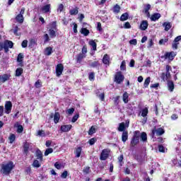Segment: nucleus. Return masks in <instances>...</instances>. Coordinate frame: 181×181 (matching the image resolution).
<instances>
[{"label": "nucleus", "mask_w": 181, "mask_h": 181, "mask_svg": "<svg viewBox=\"0 0 181 181\" xmlns=\"http://www.w3.org/2000/svg\"><path fill=\"white\" fill-rule=\"evenodd\" d=\"M13 169V163L10 161L7 163H3L1 165V173L4 175H9Z\"/></svg>", "instance_id": "f257e3e1"}, {"label": "nucleus", "mask_w": 181, "mask_h": 181, "mask_svg": "<svg viewBox=\"0 0 181 181\" xmlns=\"http://www.w3.org/2000/svg\"><path fill=\"white\" fill-rule=\"evenodd\" d=\"M163 134H165V129L162 127H160L152 130L151 136L153 138L155 134H156L157 136H160V135H163Z\"/></svg>", "instance_id": "f03ea898"}, {"label": "nucleus", "mask_w": 181, "mask_h": 181, "mask_svg": "<svg viewBox=\"0 0 181 181\" xmlns=\"http://www.w3.org/2000/svg\"><path fill=\"white\" fill-rule=\"evenodd\" d=\"M109 156H110V149L105 148L100 153V160H107Z\"/></svg>", "instance_id": "7ed1b4c3"}, {"label": "nucleus", "mask_w": 181, "mask_h": 181, "mask_svg": "<svg viewBox=\"0 0 181 181\" xmlns=\"http://www.w3.org/2000/svg\"><path fill=\"white\" fill-rule=\"evenodd\" d=\"M4 49L6 53L9 52V49H12L13 47V42L12 41L6 40L4 43H3Z\"/></svg>", "instance_id": "20e7f679"}, {"label": "nucleus", "mask_w": 181, "mask_h": 181, "mask_svg": "<svg viewBox=\"0 0 181 181\" xmlns=\"http://www.w3.org/2000/svg\"><path fill=\"white\" fill-rule=\"evenodd\" d=\"M124 75L121 72H117L115 76V82L117 84H121L124 81Z\"/></svg>", "instance_id": "39448f33"}, {"label": "nucleus", "mask_w": 181, "mask_h": 181, "mask_svg": "<svg viewBox=\"0 0 181 181\" xmlns=\"http://www.w3.org/2000/svg\"><path fill=\"white\" fill-rule=\"evenodd\" d=\"M25 13V8H22L20 13L18 15H17V16L16 17V21H17V22H18L19 23H23V14Z\"/></svg>", "instance_id": "423d86ee"}, {"label": "nucleus", "mask_w": 181, "mask_h": 181, "mask_svg": "<svg viewBox=\"0 0 181 181\" xmlns=\"http://www.w3.org/2000/svg\"><path fill=\"white\" fill-rule=\"evenodd\" d=\"M64 66L62 64H58L56 67L57 77H60V75L63 74Z\"/></svg>", "instance_id": "0eeeda50"}, {"label": "nucleus", "mask_w": 181, "mask_h": 181, "mask_svg": "<svg viewBox=\"0 0 181 181\" xmlns=\"http://www.w3.org/2000/svg\"><path fill=\"white\" fill-rule=\"evenodd\" d=\"M4 107L6 114H11V111H12V102L6 101Z\"/></svg>", "instance_id": "6e6552de"}, {"label": "nucleus", "mask_w": 181, "mask_h": 181, "mask_svg": "<svg viewBox=\"0 0 181 181\" xmlns=\"http://www.w3.org/2000/svg\"><path fill=\"white\" fill-rule=\"evenodd\" d=\"M176 56V52H167L165 54L164 57L165 59H168V60H173L175 59V57Z\"/></svg>", "instance_id": "1a4fd4ad"}, {"label": "nucleus", "mask_w": 181, "mask_h": 181, "mask_svg": "<svg viewBox=\"0 0 181 181\" xmlns=\"http://www.w3.org/2000/svg\"><path fill=\"white\" fill-rule=\"evenodd\" d=\"M52 8L51 4H46L41 7V11L44 13H50V9Z\"/></svg>", "instance_id": "9d476101"}, {"label": "nucleus", "mask_w": 181, "mask_h": 181, "mask_svg": "<svg viewBox=\"0 0 181 181\" xmlns=\"http://www.w3.org/2000/svg\"><path fill=\"white\" fill-rule=\"evenodd\" d=\"M11 78V75L9 74H3L0 75V83H5Z\"/></svg>", "instance_id": "9b49d317"}, {"label": "nucleus", "mask_w": 181, "mask_h": 181, "mask_svg": "<svg viewBox=\"0 0 181 181\" xmlns=\"http://www.w3.org/2000/svg\"><path fill=\"white\" fill-rule=\"evenodd\" d=\"M148 21H141L140 26H139V30H146L148 29Z\"/></svg>", "instance_id": "f8f14e48"}, {"label": "nucleus", "mask_w": 181, "mask_h": 181, "mask_svg": "<svg viewBox=\"0 0 181 181\" xmlns=\"http://www.w3.org/2000/svg\"><path fill=\"white\" fill-rule=\"evenodd\" d=\"M72 127L73 126H71V124L62 125L61 126V131L62 132H69Z\"/></svg>", "instance_id": "ddd939ff"}, {"label": "nucleus", "mask_w": 181, "mask_h": 181, "mask_svg": "<svg viewBox=\"0 0 181 181\" xmlns=\"http://www.w3.org/2000/svg\"><path fill=\"white\" fill-rule=\"evenodd\" d=\"M14 127L17 128V132L18 134H22V132H23V127L21 124H19V122H16L14 124Z\"/></svg>", "instance_id": "4468645a"}, {"label": "nucleus", "mask_w": 181, "mask_h": 181, "mask_svg": "<svg viewBox=\"0 0 181 181\" xmlns=\"http://www.w3.org/2000/svg\"><path fill=\"white\" fill-rule=\"evenodd\" d=\"M52 53H53V48H52L51 47H48L45 48V49L44 51V54L45 56H50V54H52Z\"/></svg>", "instance_id": "2eb2a0df"}, {"label": "nucleus", "mask_w": 181, "mask_h": 181, "mask_svg": "<svg viewBox=\"0 0 181 181\" xmlns=\"http://www.w3.org/2000/svg\"><path fill=\"white\" fill-rule=\"evenodd\" d=\"M160 18V13H156L151 16V21H153V22H156V21H158Z\"/></svg>", "instance_id": "dca6fc26"}, {"label": "nucleus", "mask_w": 181, "mask_h": 181, "mask_svg": "<svg viewBox=\"0 0 181 181\" xmlns=\"http://www.w3.org/2000/svg\"><path fill=\"white\" fill-rule=\"evenodd\" d=\"M81 151H83V148H81V147H78L75 149L74 153L76 158H80V156H81Z\"/></svg>", "instance_id": "f3484780"}, {"label": "nucleus", "mask_w": 181, "mask_h": 181, "mask_svg": "<svg viewBox=\"0 0 181 181\" xmlns=\"http://www.w3.org/2000/svg\"><path fill=\"white\" fill-rule=\"evenodd\" d=\"M168 88L169 91H173L175 90V84L173 83V81H168Z\"/></svg>", "instance_id": "a211bd4d"}, {"label": "nucleus", "mask_w": 181, "mask_h": 181, "mask_svg": "<svg viewBox=\"0 0 181 181\" xmlns=\"http://www.w3.org/2000/svg\"><path fill=\"white\" fill-rule=\"evenodd\" d=\"M122 142H127L128 141V132L124 131L122 134Z\"/></svg>", "instance_id": "6ab92c4d"}, {"label": "nucleus", "mask_w": 181, "mask_h": 181, "mask_svg": "<svg viewBox=\"0 0 181 181\" xmlns=\"http://www.w3.org/2000/svg\"><path fill=\"white\" fill-rule=\"evenodd\" d=\"M89 45L90 46L92 47L91 50H93L94 52H95V50H97V43H95V41L91 40L89 41Z\"/></svg>", "instance_id": "aec40b11"}, {"label": "nucleus", "mask_w": 181, "mask_h": 181, "mask_svg": "<svg viewBox=\"0 0 181 181\" xmlns=\"http://www.w3.org/2000/svg\"><path fill=\"white\" fill-rule=\"evenodd\" d=\"M149 9H151V4H146L145 8H144V13H145V15L148 17L150 16V14H149Z\"/></svg>", "instance_id": "412c9836"}, {"label": "nucleus", "mask_w": 181, "mask_h": 181, "mask_svg": "<svg viewBox=\"0 0 181 181\" xmlns=\"http://www.w3.org/2000/svg\"><path fill=\"white\" fill-rule=\"evenodd\" d=\"M36 156L37 159H39L41 162L43 160V154L42 153V151L40 150L36 151Z\"/></svg>", "instance_id": "4be33fe9"}, {"label": "nucleus", "mask_w": 181, "mask_h": 181, "mask_svg": "<svg viewBox=\"0 0 181 181\" xmlns=\"http://www.w3.org/2000/svg\"><path fill=\"white\" fill-rule=\"evenodd\" d=\"M139 143V139L133 137L132 141H131V145L132 146H135L136 145H138Z\"/></svg>", "instance_id": "5701e85b"}, {"label": "nucleus", "mask_w": 181, "mask_h": 181, "mask_svg": "<svg viewBox=\"0 0 181 181\" xmlns=\"http://www.w3.org/2000/svg\"><path fill=\"white\" fill-rule=\"evenodd\" d=\"M103 62L104 64H110V57L108 54H105L103 59Z\"/></svg>", "instance_id": "b1692460"}, {"label": "nucleus", "mask_w": 181, "mask_h": 181, "mask_svg": "<svg viewBox=\"0 0 181 181\" xmlns=\"http://www.w3.org/2000/svg\"><path fill=\"white\" fill-rule=\"evenodd\" d=\"M60 121V114L59 112H55L54 115V122L57 124Z\"/></svg>", "instance_id": "393cba45"}, {"label": "nucleus", "mask_w": 181, "mask_h": 181, "mask_svg": "<svg viewBox=\"0 0 181 181\" xmlns=\"http://www.w3.org/2000/svg\"><path fill=\"white\" fill-rule=\"evenodd\" d=\"M163 27L165 28V30L168 32L170 28H172V24L169 22H165L163 24Z\"/></svg>", "instance_id": "a878e982"}, {"label": "nucleus", "mask_w": 181, "mask_h": 181, "mask_svg": "<svg viewBox=\"0 0 181 181\" xmlns=\"http://www.w3.org/2000/svg\"><path fill=\"white\" fill-rule=\"evenodd\" d=\"M128 18H129V14H128V13H124L121 16L120 21L124 22V21H127Z\"/></svg>", "instance_id": "bb28decb"}, {"label": "nucleus", "mask_w": 181, "mask_h": 181, "mask_svg": "<svg viewBox=\"0 0 181 181\" xmlns=\"http://www.w3.org/2000/svg\"><path fill=\"white\" fill-rule=\"evenodd\" d=\"M128 98H129V95L128 94V93L125 92L123 94V102L124 103V104H128Z\"/></svg>", "instance_id": "cd10ccee"}, {"label": "nucleus", "mask_w": 181, "mask_h": 181, "mask_svg": "<svg viewBox=\"0 0 181 181\" xmlns=\"http://www.w3.org/2000/svg\"><path fill=\"white\" fill-rule=\"evenodd\" d=\"M118 131L119 132H124L125 131V123L122 122L119 124Z\"/></svg>", "instance_id": "c85d7f7f"}, {"label": "nucleus", "mask_w": 181, "mask_h": 181, "mask_svg": "<svg viewBox=\"0 0 181 181\" xmlns=\"http://www.w3.org/2000/svg\"><path fill=\"white\" fill-rule=\"evenodd\" d=\"M30 146V143L25 142L23 145V149L25 153H28V151H29V147Z\"/></svg>", "instance_id": "c756f323"}, {"label": "nucleus", "mask_w": 181, "mask_h": 181, "mask_svg": "<svg viewBox=\"0 0 181 181\" xmlns=\"http://www.w3.org/2000/svg\"><path fill=\"white\" fill-rule=\"evenodd\" d=\"M86 54L80 53L77 55L76 60L78 63L83 60V59H85Z\"/></svg>", "instance_id": "7c9ffc66"}, {"label": "nucleus", "mask_w": 181, "mask_h": 181, "mask_svg": "<svg viewBox=\"0 0 181 181\" xmlns=\"http://www.w3.org/2000/svg\"><path fill=\"white\" fill-rule=\"evenodd\" d=\"M169 78H170V72H166L165 75L163 74V79L164 81H168Z\"/></svg>", "instance_id": "2f4dec72"}, {"label": "nucleus", "mask_w": 181, "mask_h": 181, "mask_svg": "<svg viewBox=\"0 0 181 181\" xmlns=\"http://www.w3.org/2000/svg\"><path fill=\"white\" fill-rule=\"evenodd\" d=\"M22 73H23V69L18 68L16 70V77H19V76H22Z\"/></svg>", "instance_id": "473e14b6"}, {"label": "nucleus", "mask_w": 181, "mask_h": 181, "mask_svg": "<svg viewBox=\"0 0 181 181\" xmlns=\"http://www.w3.org/2000/svg\"><path fill=\"white\" fill-rule=\"evenodd\" d=\"M119 11H121V7L119 6V5L116 4L113 7V12H114V13H119Z\"/></svg>", "instance_id": "72a5a7b5"}, {"label": "nucleus", "mask_w": 181, "mask_h": 181, "mask_svg": "<svg viewBox=\"0 0 181 181\" xmlns=\"http://www.w3.org/2000/svg\"><path fill=\"white\" fill-rule=\"evenodd\" d=\"M8 139L10 141V144H13V142H15V140L16 139V136L14 134H11Z\"/></svg>", "instance_id": "f704fd0d"}, {"label": "nucleus", "mask_w": 181, "mask_h": 181, "mask_svg": "<svg viewBox=\"0 0 181 181\" xmlns=\"http://www.w3.org/2000/svg\"><path fill=\"white\" fill-rule=\"evenodd\" d=\"M81 33H82V35H84V36H88L90 31L87 30V28H82L81 30Z\"/></svg>", "instance_id": "c9c22d12"}, {"label": "nucleus", "mask_w": 181, "mask_h": 181, "mask_svg": "<svg viewBox=\"0 0 181 181\" xmlns=\"http://www.w3.org/2000/svg\"><path fill=\"white\" fill-rule=\"evenodd\" d=\"M49 35L50 37H56V30L49 28Z\"/></svg>", "instance_id": "e433bc0d"}, {"label": "nucleus", "mask_w": 181, "mask_h": 181, "mask_svg": "<svg viewBox=\"0 0 181 181\" xmlns=\"http://www.w3.org/2000/svg\"><path fill=\"white\" fill-rule=\"evenodd\" d=\"M57 25L56 21H53L49 25H48V29H52L54 30H56Z\"/></svg>", "instance_id": "4c0bfd02"}, {"label": "nucleus", "mask_w": 181, "mask_h": 181, "mask_svg": "<svg viewBox=\"0 0 181 181\" xmlns=\"http://www.w3.org/2000/svg\"><path fill=\"white\" fill-rule=\"evenodd\" d=\"M17 62L20 63V65L22 64V62H23V54L22 53L18 55Z\"/></svg>", "instance_id": "58836bf2"}, {"label": "nucleus", "mask_w": 181, "mask_h": 181, "mask_svg": "<svg viewBox=\"0 0 181 181\" xmlns=\"http://www.w3.org/2000/svg\"><path fill=\"white\" fill-rule=\"evenodd\" d=\"M141 139L143 141V142H146L148 137L146 136V133L142 132L141 134Z\"/></svg>", "instance_id": "ea45409f"}, {"label": "nucleus", "mask_w": 181, "mask_h": 181, "mask_svg": "<svg viewBox=\"0 0 181 181\" xmlns=\"http://www.w3.org/2000/svg\"><path fill=\"white\" fill-rule=\"evenodd\" d=\"M37 136H46V133L43 130H38L37 132Z\"/></svg>", "instance_id": "a19ab883"}, {"label": "nucleus", "mask_w": 181, "mask_h": 181, "mask_svg": "<svg viewBox=\"0 0 181 181\" xmlns=\"http://www.w3.org/2000/svg\"><path fill=\"white\" fill-rule=\"evenodd\" d=\"M140 114H141V117H146V115H148V109L146 107L143 109Z\"/></svg>", "instance_id": "79ce46f5"}, {"label": "nucleus", "mask_w": 181, "mask_h": 181, "mask_svg": "<svg viewBox=\"0 0 181 181\" xmlns=\"http://www.w3.org/2000/svg\"><path fill=\"white\" fill-rule=\"evenodd\" d=\"M149 83H151V77H148L146 78L144 83L145 88H146L148 87V86H149Z\"/></svg>", "instance_id": "37998d69"}, {"label": "nucleus", "mask_w": 181, "mask_h": 181, "mask_svg": "<svg viewBox=\"0 0 181 181\" xmlns=\"http://www.w3.org/2000/svg\"><path fill=\"white\" fill-rule=\"evenodd\" d=\"M78 13V8H72L70 11V14L71 15H77Z\"/></svg>", "instance_id": "c03bdc74"}, {"label": "nucleus", "mask_w": 181, "mask_h": 181, "mask_svg": "<svg viewBox=\"0 0 181 181\" xmlns=\"http://www.w3.org/2000/svg\"><path fill=\"white\" fill-rule=\"evenodd\" d=\"M117 159L119 163V166H122V165H124V163H122V160H124V155H120Z\"/></svg>", "instance_id": "a18cd8bd"}, {"label": "nucleus", "mask_w": 181, "mask_h": 181, "mask_svg": "<svg viewBox=\"0 0 181 181\" xmlns=\"http://www.w3.org/2000/svg\"><path fill=\"white\" fill-rule=\"evenodd\" d=\"M33 166L34 168H40V163H39V160H34L33 163Z\"/></svg>", "instance_id": "49530a36"}, {"label": "nucleus", "mask_w": 181, "mask_h": 181, "mask_svg": "<svg viewBox=\"0 0 181 181\" xmlns=\"http://www.w3.org/2000/svg\"><path fill=\"white\" fill-rule=\"evenodd\" d=\"M53 153V148H47L45 152V156H47L48 155H49V153Z\"/></svg>", "instance_id": "de8ad7c7"}, {"label": "nucleus", "mask_w": 181, "mask_h": 181, "mask_svg": "<svg viewBox=\"0 0 181 181\" xmlns=\"http://www.w3.org/2000/svg\"><path fill=\"white\" fill-rule=\"evenodd\" d=\"M133 138H137L139 139V138H141V132L139 131L134 132Z\"/></svg>", "instance_id": "09e8293b"}, {"label": "nucleus", "mask_w": 181, "mask_h": 181, "mask_svg": "<svg viewBox=\"0 0 181 181\" xmlns=\"http://www.w3.org/2000/svg\"><path fill=\"white\" fill-rule=\"evenodd\" d=\"M88 134L89 135H93V134H95V127L92 126L88 131Z\"/></svg>", "instance_id": "8fccbe9b"}, {"label": "nucleus", "mask_w": 181, "mask_h": 181, "mask_svg": "<svg viewBox=\"0 0 181 181\" xmlns=\"http://www.w3.org/2000/svg\"><path fill=\"white\" fill-rule=\"evenodd\" d=\"M37 43H36V40H31L30 41V47H35V46H36Z\"/></svg>", "instance_id": "3c124183"}, {"label": "nucleus", "mask_w": 181, "mask_h": 181, "mask_svg": "<svg viewBox=\"0 0 181 181\" xmlns=\"http://www.w3.org/2000/svg\"><path fill=\"white\" fill-rule=\"evenodd\" d=\"M126 64H127V63L125 62V61H122V64L120 65V70H125Z\"/></svg>", "instance_id": "603ef678"}, {"label": "nucleus", "mask_w": 181, "mask_h": 181, "mask_svg": "<svg viewBox=\"0 0 181 181\" xmlns=\"http://www.w3.org/2000/svg\"><path fill=\"white\" fill-rule=\"evenodd\" d=\"M69 174V173L66 171V170H65V171H64L62 173V175H61V177L62 178V179H66V177H67V175Z\"/></svg>", "instance_id": "864d4df0"}, {"label": "nucleus", "mask_w": 181, "mask_h": 181, "mask_svg": "<svg viewBox=\"0 0 181 181\" xmlns=\"http://www.w3.org/2000/svg\"><path fill=\"white\" fill-rule=\"evenodd\" d=\"M124 29H131V24H129V22H126L124 25Z\"/></svg>", "instance_id": "5fc2aeb1"}, {"label": "nucleus", "mask_w": 181, "mask_h": 181, "mask_svg": "<svg viewBox=\"0 0 181 181\" xmlns=\"http://www.w3.org/2000/svg\"><path fill=\"white\" fill-rule=\"evenodd\" d=\"M95 77V74H94L93 72H92V73H90V74H89V80H90V81H93V80H94Z\"/></svg>", "instance_id": "6e6d98bb"}, {"label": "nucleus", "mask_w": 181, "mask_h": 181, "mask_svg": "<svg viewBox=\"0 0 181 181\" xmlns=\"http://www.w3.org/2000/svg\"><path fill=\"white\" fill-rule=\"evenodd\" d=\"M177 46H179V42L174 41L173 43V49H175V50L177 49Z\"/></svg>", "instance_id": "4d7b16f0"}, {"label": "nucleus", "mask_w": 181, "mask_h": 181, "mask_svg": "<svg viewBox=\"0 0 181 181\" xmlns=\"http://www.w3.org/2000/svg\"><path fill=\"white\" fill-rule=\"evenodd\" d=\"M158 151H159V152L164 153L165 152V147L162 145H159L158 146Z\"/></svg>", "instance_id": "13d9d810"}, {"label": "nucleus", "mask_w": 181, "mask_h": 181, "mask_svg": "<svg viewBox=\"0 0 181 181\" xmlns=\"http://www.w3.org/2000/svg\"><path fill=\"white\" fill-rule=\"evenodd\" d=\"M100 64L98 63V62H93L90 64L91 67H97Z\"/></svg>", "instance_id": "bf43d9fd"}, {"label": "nucleus", "mask_w": 181, "mask_h": 181, "mask_svg": "<svg viewBox=\"0 0 181 181\" xmlns=\"http://www.w3.org/2000/svg\"><path fill=\"white\" fill-rule=\"evenodd\" d=\"M22 47H28V40H25L22 42Z\"/></svg>", "instance_id": "052dcab7"}, {"label": "nucleus", "mask_w": 181, "mask_h": 181, "mask_svg": "<svg viewBox=\"0 0 181 181\" xmlns=\"http://www.w3.org/2000/svg\"><path fill=\"white\" fill-rule=\"evenodd\" d=\"M168 42V39H161L159 41V45H165Z\"/></svg>", "instance_id": "680f3d73"}, {"label": "nucleus", "mask_w": 181, "mask_h": 181, "mask_svg": "<svg viewBox=\"0 0 181 181\" xmlns=\"http://www.w3.org/2000/svg\"><path fill=\"white\" fill-rule=\"evenodd\" d=\"M67 114H69V115H71V114H73L74 112V108H70L66 111Z\"/></svg>", "instance_id": "e2e57ef3"}, {"label": "nucleus", "mask_w": 181, "mask_h": 181, "mask_svg": "<svg viewBox=\"0 0 181 181\" xmlns=\"http://www.w3.org/2000/svg\"><path fill=\"white\" fill-rule=\"evenodd\" d=\"M44 39H45V40H44L45 43H47V42H49V40H50L49 39V35H47V34H45L44 35Z\"/></svg>", "instance_id": "0e129e2a"}, {"label": "nucleus", "mask_w": 181, "mask_h": 181, "mask_svg": "<svg viewBox=\"0 0 181 181\" xmlns=\"http://www.w3.org/2000/svg\"><path fill=\"white\" fill-rule=\"evenodd\" d=\"M78 115H75L73 118H72V122H76V121H77V119H78Z\"/></svg>", "instance_id": "69168bd1"}, {"label": "nucleus", "mask_w": 181, "mask_h": 181, "mask_svg": "<svg viewBox=\"0 0 181 181\" xmlns=\"http://www.w3.org/2000/svg\"><path fill=\"white\" fill-rule=\"evenodd\" d=\"M129 43L130 45H134V46H136L137 42H136V39H133V40H131L129 41Z\"/></svg>", "instance_id": "338daca9"}, {"label": "nucleus", "mask_w": 181, "mask_h": 181, "mask_svg": "<svg viewBox=\"0 0 181 181\" xmlns=\"http://www.w3.org/2000/svg\"><path fill=\"white\" fill-rule=\"evenodd\" d=\"M81 53H82V54H86L87 53V47L84 46L82 48Z\"/></svg>", "instance_id": "774afa93"}]
</instances>
